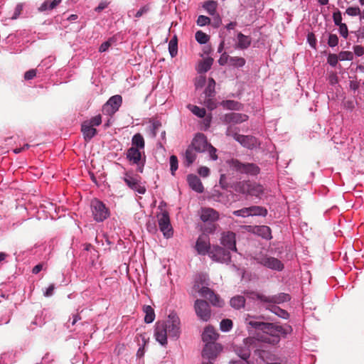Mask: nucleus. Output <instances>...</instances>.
Segmentation results:
<instances>
[{"label":"nucleus","mask_w":364,"mask_h":364,"mask_svg":"<svg viewBox=\"0 0 364 364\" xmlns=\"http://www.w3.org/2000/svg\"><path fill=\"white\" fill-rule=\"evenodd\" d=\"M333 19L334 23L336 26H339L340 24L343 23H342V16H341V13L340 11L338 10L337 11H336L333 14Z\"/></svg>","instance_id":"56"},{"label":"nucleus","mask_w":364,"mask_h":364,"mask_svg":"<svg viewBox=\"0 0 364 364\" xmlns=\"http://www.w3.org/2000/svg\"><path fill=\"white\" fill-rule=\"evenodd\" d=\"M36 75V69H31L28 71H26L24 74V79L26 80H30L33 79Z\"/></svg>","instance_id":"59"},{"label":"nucleus","mask_w":364,"mask_h":364,"mask_svg":"<svg viewBox=\"0 0 364 364\" xmlns=\"http://www.w3.org/2000/svg\"><path fill=\"white\" fill-rule=\"evenodd\" d=\"M246 321L248 326L255 329L261 330L263 333L265 330V328H267V326H269V325H267V322L259 321L252 319H247Z\"/></svg>","instance_id":"35"},{"label":"nucleus","mask_w":364,"mask_h":364,"mask_svg":"<svg viewBox=\"0 0 364 364\" xmlns=\"http://www.w3.org/2000/svg\"><path fill=\"white\" fill-rule=\"evenodd\" d=\"M256 259L258 263L272 269L281 271L284 268L282 262L275 257L264 256Z\"/></svg>","instance_id":"13"},{"label":"nucleus","mask_w":364,"mask_h":364,"mask_svg":"<svg viewBox=\"0 0 364 364\" xmlns=\"http://www.w3.org/2000/svg\"><path fill=\"white\" fill-rule=\"evenodd\" d=\"M234 190L241 194L259 198L264 193L263 186L255 181H242L233 186Z\"/></svg>","instance_id":"4"},{"label":"nucleus","mask_w":364,"mask_h":364,"mask_svg":"<svg viewBox=\"0 0 364 364\" xmlns=\"http://www.w3.org/2000/svg\"><path fill=\"white\" fill-rule=\"evenodd\" d=\"M338 43V38L336 34H330L328 36V44L330 47H335Z\"/></svg>","instance_id":"52"},{"label":"nucleus","mask_w":364,"mask_h":364,"mask_svg":"<svg viewBox=\"0 0 364 364\" xmlns=\"http://www.w3.org/2000/svg\"><path fill=\"white\" fill-rule=\"evenodd\" d=\"M212 247L208 239L200 236L196 243V250L199 255H209V251Z\"/></svg>","instance_id":"20"},{"label":"nucleus","mask_w":364,"mask_h":364,"mask_svg":"<svg viewBox=\"0 0 364 364\" xmlns=\"http://www.w3.org/2000/svg\"><path fill=\"white\" fill-rule=\"evenodd\" d=\"M346 14L351 16H355L360 14V9L358 7H348L346 10Z\"/></svg>","instance_id":"55"},{"label":"nucleus","mask_w":364,"mask_h":364,"mask_svg":"<svg viewBox=\"0 0 364 364\" xmlns=\"http://www.w3.org/2000/svg\"><path fill=\"white\" fill-rule=\"evenodd\" d=\"M252 232L266 240L272 239V232L269 227L267 225H259L251 227Z\"/></svg>","instance_id":"23"},{"label":"nucleus","mask_w":364,"mask_h":364,"mask_svg":"<svg viewBox=\"0 0 364 364\" xmlns=\"http://www.w3.org/2000/svg\"><path fill=\"white\" fill-rule=\"evenodd\" d=\"M144 313L145 314L144 321L146 323H152L155 319V313L154 309L149 306H144L143 307Z\"/></svg>","instance_id":"31"},{"label":"nucleus","mask_w":364,"mask_h":364,"mask_svg":"<svg viewBox=\"0 0 364 364\" xmlns=\"http://www.w3.org/2000/svg\"><path fill=\"white\" fill-rule=\"evenodd\" d=\"M338 60L339 58L338 55L336 54L330 53L328 55L327 62L330 65L333 67H335L337 65Z\"/></svg>","instance_id":"50"},{"label":"nucleus","mask_w":364,"mask_h":364,"mask_svg":"<svg viewBox=\"0 0 364 364\" xmlns=\"http://www.w3.org/2000/svg\"><path fill=\"white\" fill-rule=\"evenodd\" d=\"M227 164L229 165V166L235 170L237 172H240V173H245L251 176H256L257 175L259 171L260 168L257 165L252 163H241L237 159H232L230 160L227 161Z\"/></svg>","instance_id":"5"},{"label":"nucleus","mask_w":364,"mask_h":364,"mask_svg":"<svg viewBox=\"0 0 364 364\" xmlns=\"http://www.w3.org/2000/svg\"><path fill=\"white\" fill-rule=\"evenodd\" d=\"M220 327L223 331H229L232 327V321L230 319H223L220 323Z\"/></svg>","instance_id":"43"},{"label":"nucleus","mask_w":364,"mask_h":364,"mask_svg":"<svg viewBox=\"0 0 364 364\" xmlns=\"http://www.w3.org/2000/svg\"><path fill=\"white\" fill-rule=\"evenodd\" d=\"M308 41L311 47L315 48L316 45V39L314 33H311L308 34Z\"/></svg>","instance_id":"64"},{"label":"nucleus","mask_w":364,"mask_h":364,"mask_svg":"<svg viewBox=\"0 0 364 364\" xmlns=\"http://www.w3.org/2000/svg\"><path fill=\"white\" fill-rule=\"evenodd\" d=\"M235 233L233 232H226L222 234L221 244L227 248L228 250L237 251Z\"/></svg>","instance_id":"16"},{"label":"nucleus","mask_w":364,"mask_h":364,"mask_svg":"<svg viewBox=\"0 0 364 364\" xmlns=\"http://www.w3.org/2000/svg\"><path fill=\"white\" fill-rule=\"evenodd\" d=\"M84 122L88 123V125L91 127L99 126L102 123V117L100 114H97L90 119L89 121H85Z\"/></svg>","instance_id":"47"},{"label":"nucleus","mask_w":364,"mask_h":364,"mask_svg":"<svg viewBox=\"0 0 364 364\" xmlns=\"http://www.w3.org/2000/svg\"><path fill=\"white\" fill-rule=\"evenodd\" d=\"M210 23V19L209 17L200 15L198 17L197 24L200 26H203L208 25Z\"/></svg>","instance_id":"51"},{"label":"nucleus","mask_w":364,"mask_h":364,"mask_svg":"<svg viewBox=\"0 0 364 364\" xmlns=\"http://www.w3.org/2000/svg\"><path fill=\"white\" fill-rule=\"evenodd\" d=\"M22 11H23V4H18L14 9V14L11 16V18L13 20L16 19L21 15Z\"/></svg>","instance_id":"54"},{"label":"nucleus","mask_w":364,"mask_h":364,"mask_svg":"<svg viewBox=\"0 0 364 364\" xmlns=\"http://www.w3.org/2000/svg\"><path fill=\"white\" fill-rule=\"evenodd\" d=\"M203 8L210 15H214L217 9V3L213 0L207 1L204 3Z\"/></svg>","instance_id":"38"},{"label":"nucleus","mask_w":364,"mask_h":364,"mask_svg":"<svg viewBox=\"0 0 364 364\" xmlns=\"http://www.w3.org/2000/svg\"><path fill=\"white\" fill-rule=\"evenodd\" d=\"M145 141L140 133L132 136V146L127 151V159L132 164L137 166V171L142 173L146 161L144 154Z\"/></svg>","instance_id":"2"},{"label":"nucleus","mask_w":364,"mask_h":364,"mask_svg":"<svg viewBox=\"0 0 364 364\" xmlns=\"http://www.w3.org/2000/svg\"><path fill=\"white\" fill-rule=\"evenodd\" d=\"M196 152L193 146H188L184 154V164L186 166H191L196 159Z\"/></svg>","instance_id":"27"},{"label":"nucleus","mask_w":364,"mask_h":364,"mask_svg":"<svg viewBox=\"0 0 364 364\" xmlns=\"http://www.w3.org/2000/svg\"><path fill=\"white\" fill-rule=\"evenodd\" d=\"M124 181L126 184L132 190L136 191L140 194H144L146 192V188L141 185L139 180L135 177H133L128 173H125Z\"/></svg>","instance_id":"17"},{"label":"nucleus","mask_w":364,"mask_h":364,"mask_svg":"<svg viewBox=\"0 0 364 364\" xmlns=\"http://www.w3.org/2000/svg\"><path fill=\"white\" fill-rule=\"evenodd\" d=\"M339 33L340 34L345 38H346L348 36V30L346 23H341L339 26Z\"/></svg>","instance_id":"57"},{"label":"nucleus","mask_w":364,"mask_h":364,"mask_svg":"<svg viewBox=\"0 0 364 364\" xmlns=\"http://www.w3.org/2000/svg\"><path fill=\"white\" fill-rule=\"evenodd\" d=\"M232 214L235 216L239 217H248L250 216V212H249V207L248 208H243L242 209L235 210L232 212Z\"/></svg>","instance_id":"49"},{"label":"nucleus","mask_w":364,"mask_h":364,"mask_svg":"<svg viewBox=\"0 0 364 364\" xmlns=\"http://www.w3.org/2000/svg\"><path fill=\"white\" fill-rule=\"evenodd\" d=\"M236 137V141L247 149H252L258 145L257 138L253 136L240 134Z\"/></svg>","instance_id":"19"},{"label":"nucleus","mask_w":364,"mask_h":364,"mask_svg":"<svg viewBox=\"0 0 364 364\" xmlns=\"http://www.w3.org/2000/svg\"><path fill=\"white\" fill-rule=\"evenodd\" d=\"M178 161L177 157L175 155L171 156H170V166H171L170 169H171V174L173 176L175 175V172L178 169Z\"/></svg>","instance_id":"45"},{"label":"nucleus","mask_w":364,"mask_h":364,"mask_svg":"<svg viewBox=\"0 0 364 364\" xmlns=\"http://www.w3.org/2000/svg\"><path fill=\"white\" fill-rule=\"evenodd\" d=\"M168 50L172 58L176 55L178 52V43L176 36L170 40L168 43Z\"/></svg>","instance_id":"39"},{"label":"nucleus","mask_w":364,"mask_h":364,"mask_svg":"<svg viewBox=\"0 0 364 364\" xmlns=\"http://www.w3.org/2000/svg\"><path fill=\"white\" fill-rule=\"evenodd\" d=\"M212 97H206V99L204 101V103L205 106L210 109L213 110L215 108H216V103L214 100V99Z\"/></svg>","instance_id":"53"},{"label":"nucleus","mask_w":364,"mask_h":364,"mask_svg":"<svg viewBox=\"0 0 364 364\" xmlns=\"http://www.w3.org/2000/svg\"><path fill=\"white\" fill-rule=\"evenodd\" d=\"M236 353L242 360H247L250 355V350L248 348H240L236 350Z\"/></svg>","instance_id":"42"},{"label":"nucleus","mask_w":364,"mask_h":364,"mask_svg":"<svg viewBox=\"0 0 364 364\" xmlns=\"http://www.w3.org/2000/svg\"><path fill=\"white\" fill-rule=\"evenodd\" d=\"M195 288L198 289V292L202 297L208 299L214 306H222V301L220 297L216 295L213 290L207 287H203L200 289L199 285H195Z\"/></svg>","instance_id":"12"},{"label":"nucleus","mask_w":364,"mask_h":364,"mask_svg":"<svg viewBox=\"0 0 364 364\" xmlns=\"http://www.w3.org/2000/svg\"><path fill=\"white\" fill-rule=\"evenodd\" d=\"M222 350L223 347L220 344L215 342H210L205 345L202 351V356L203 358L208 360H214L217 358Z\"/></svg>","instance_id":"11"},{"label":"nucleus","mask_w":364,"mask_h":364,"mask_svg":"<svg viewBox=\"0 0 364 364\" xmlns=\"http://www.w3.org/2000/svg\"><path fill=\"white\" fill-rule=\"evenodd\" d=\"M91 209L93 218L97 222H102L109 215V210L105 205L98 200L92 201Z\"/></svg>","instance_id":"7"},{"label":"nucleus","mask_w":364,"mask_h":364,"mask_svg":"<svg viewBox=\"0 0 364 364\" xmlns=\"http://www.w3.org/2000/svg\"><path fill=\"white\" fill-rule=\"evenodd\" d=\"M188 108L197 117L203 118L205 116L206 111L204 108H200L196 105H188Z\"/></svg>","instance_id":"40"},{"label":"nucleus","mask_w":364,"mask_h":364,"mask_svg":"<svg viewBox=\"0 0 364 364\" xmlns=\"http://www.w3.org/2000/svg\"><path fill=\"white\" fill-rule=\"evenodd\" d=\"M208 144L206 136L202 133H198L190 146H193L196 151L201 153L207 150Z\"/></svg>","instance_id":"15"},{"label":"nucleus","mask_w":364,"mask_h":364,"mask_svg":"<svg viewBox=\"0 0 364 364\" xmlns=\"http://www.w3.org/2000/svg\"><path fill=\"white\" fill-rule=\"evenodd\" d=\"M255 296L257 299L265 305L266 309L269 310L282 318L287 319L289 318V314L287 311L276 306V304H280L289 301L290 296L288 294L279 293L276 295L267 296L262 294L255 293Z\"/></svg>","instance_id":"3"},{"label":"nucleus","mask_w":364,"mask_h":364,"mask_svg":"<svg viewBox=\"0 0 364 364\" xmlns=\"http://www.w3.org/2000/svg\"><path fill=\"white\" fill-rule=\"evenodd\" d=\"M228 127L226 130V135L228 136H232L234 139L236 140V136H240V134H237V128L234 127V125L232 124H228Z\"/></svg>","instance_id":"48"},{"label":"nucleus","mask_w":364,"mask_h":364,"mask_svg":"<svg viewBox=\"0 0 364 364\" xmlns=\"http://www.w3.org/2000/svg\"><path fill=\"white\" fill-rule=\"evenodd\" d=\"M339 60H352L353 59V53L350 51H341L338 55Z\"/></svg>","instance_id":"46"},{"label":"nucleus","mask_w":364,"mask_h":364,"mask_svg":"<svg viewBox=\"0 0 364 364\" xmlns=\"http://www.w3.org/2000/svg\"><path fill=\"white\" fill-rule=\"evenodd\" d=\"M221 105L224 108L230 110H240L242 107V105L235 100H223L221 102Z\"/></svg>","instance_id":"34"},{"label":"nucleus","mask_w":364,"mask_h":364,"mask_svg":"<svg viewBox=\"0 0 364 364\" xmlns=\"http://www.w3.org/2000/svg\"><path fill=\"white\" fill-rule=\"evenodd\" d=\"M245 63H246V60H245V58H243L242 57L234 56V57H230V58H229L230 65L232 66H234V67H237V68L242 67L245 65Z\"/></svg>","instance_id":"37"},{"label":"nucleus","mask_w":364,"mask_h":364,"mask_svg":"<svg viewBox=\"0 0 364 364\" xmlns=\"http://www.w3.org/2000/svg\"><path fill=\"white\" fill-rule=\"evenodd\" d=\"M187 181L191 189L198 193H201L204 191L203 185L200 179L196 175L189 174L187 176Z\"/></svg>","instance_id":"21"},{"label":"nucleus","mask_w":364,"mask_h":364,"mask_svg":"<svg viewBox=\"0 0 364 364\" xmlns=\"http://www.w3.org/2000/svg\"><path fill=\"white\" fill-rule=\"evenodd\" d=\"M159 226L160 230L163 232L164 235L168 238L173 235L172 227L170 223V218L168 213L166 210L162 211L158 215Z\"/></svg>","instance_id":"8"},{"label":"nucleus","mask_w":364,"mask_h":364,"mask_svg":"<svg viewBox=\"0 0 364 364\" xmlns=\"http://www.w3.org/2000/svg\"><path fill=\"white\" fill-rule=\"evenodd\" d=\"M122 97L121 95H114L103 105L102 112L107 115H113L122 105Z\"/></svg>","instance_id":"9"},{"label":"nucleus","mask_w":364,"mask_h":364,"mask_svg":"<svg viewBox=\"0 0 364 364\" xmlns=\"http://www.w3.org/2000/svg\"><path fill=\"white\" fill-rule=\"evenodd\" d=\"M248 119V116L242 114V113H236V112H230L225 114L223 118L222 121L225 124H241Z\"/></svg>","instance_id":"14"},{"label":"nucleus","mask_w":364,"mask_h":364,"mask_svg":"<svg viewBox=\"0 0 364 364\" xmlns=\"http://www.w3.org/2000/svg\"><path fill=\"white\" fill-rule=\"evenodd\" d=\"M267 325H269V326H267V328H265V330L264 331V333H267L270 335V336H279L282 334H287V331L286 329H284L282 326L276 325L272 323H267Z\"/></svg>","instance_id":"22"},{"label":"nucleus","mask_w":364,"mask_h":364,"mask_svg":"<svg viewBox=\"0 0 364 364\" xmlns=\"http://www.w3.org/2000/svg\"><path fill=\"white\" fill-rule=\"evenodd\" d=\"M209 257L215 262L228 263L231 257L230 251L218 245H213L209 251Z\"/></svg>","instance_id":"6"},{"label":"nucleus","mask_w":364,"mask_h":364,"mask_svg":"<svg viewBox=\"0 0 364 364\" xmlns=\"http://www.w3.org/2000/svg\"><path fill=\"white\" fill-rule=\"evenodd\" d=\"M62 0H46L39 7L38 11L40 12H44L47 11H51L58 6Z\"/></svg>","instance_id":"28"},{"label":"nucleus","mask_w":364,"mask_h":364,"mask_svg":"<svg viewBox=\"0 0 364 364\" xmlns=\"http://www.w3.org/2000/svg\"><path fill=\"white\" fill-rule=\"evenodd\" d=\"M218 338V333L211 327H206L202 334V339L206 343L215 342Z\"/></svg>","instance_id":"24"},{"label":"nucleus","mask_w":364,"mask_h":364,"mask_svg":"<svg viewBox=\"0 0 364 364\" xmlns=\"http://www.w3.org/2000/svg\"><path fill=\"white\" fill-rule=\"evenodd\" d=\"M213 59L212 58H207L200 61L198 66V72L199 73H206L209 70L213 65Z\"/></svg>","instance_id":"29"},{"label":"nucleus","mask_w":364,"mask_h":364,"mask_svg":"<svg viewBox=\"0 0 364 364\" xmlns=\"http://www.w3.org/2000/svg\"><path fill=\"white\" fill-rule=\"evenodd\" d=\"M116 41L114 38H110L107 41L104 42L101 44L99 48V51L100 53L105 52L108 50V48Z\"/></svg>","instance_id":"44"},{"label":"nucleus","mask_w":364,"mask_h":364,"mask_svg":"<svg viewBox=\"0 0 364 364\" xmlns=\"http://www.w3.org/2000/svg\"><path fill=\"white\" fill-rule=\"evenodd\" d=\"M198 173L203 177H207L210 173V169L206 166H201L199 168Z\"/></svg>","instance_id":"60"},{"label":"nucleus","mask_w":364,"mask_h":364,"mask_svg":"<svg viewBox=\"0 0 364 364\" xmlns=\"http://www.w3.org/2000/svg\"><path fill=\"white\" fill-rule=\"evenodd\" d=\"M195 311L197 316L203 321H207L211 316L208 303L204 300L197 299L195 302Z\"/></svg>","instance_id":"10"},{"label":"nucleus","mask_w":364,"mask_h":364,"mask_svg":"<svg viewBox=\"0 0 364 364\" xmlns=\"http://www.w3.org/2000/svg\"><path fill=\"white\" fill-rule=\"evenodd\" d=\"M250 216H266L267 214V210L258 205H252L249 207Z\"/></svg>","instance_id":"30"},{"label":"nucleus","mask_w":364,"mask_h":364,"mask_svg":"<svg viewBox=\"0 0 364 364\" xmlns=\"http://www.w3.org/2000/svg\"><path fill=\"white\" fill-rule=\"evenodd\" d=\"M215 81L213 78L210 77L208 79V84L204 91V94L206 97H212L215 95Z\"/></svg>","instance_id":"36"},{"label":"nucleus","mask_w":364,"mask_h":364,"mask_svg":"<svg viewBox=\"0 0 364 364\" xmlns=\"http://www.w3.org/2000/svg\"><path fill=\"white\" fill-rule=\"evenodd\" d=\"M180 333V319L176 314H170L166 321L155 324L154 336L162 346L167 344V337L178 338Z\"/></svg>","instance_id":"1"},{"label":"nucleus","mask_w":364,"mask_h":364,"mask_svg":"<svg viewBox=\"0 0 364 364\" xmlns=\"http://www.w3.org/2000/svg\"><path fill=\"white\" fill-rule=\"evenodd\" d=\"M354 53L358 56H361L364 54V48L361 46H355L353 47Z\"/></svg>","instance_id":"63"},{"label":"nucleus","mask_w":364,"mask_h":364,"mask_svg":"<svg viewBox=\"0 0 364 364\" xmlns=\"http://www.w3.org/2000/svg\"><path fill=\"white\" fill-rule=\"evenodd\" d=\"M257 340L264 343L276 345L279 342L280 337L277 336H270V335L264 333V335L258 336Z\"/></svg>","instance_id":"33"},{"label":"nucleus","mask_w":364,"mask_h":364,"mask_svg":"<svg viewBox=\"0 0 364 364\" xmlns=\"http://www.w3.org/2000/svg\"><path fill=\"white\" fill-rule=\"evenodd\" d=\"M206 151H208L210 156L213 160H216L218 159V156L216 154L217 150L210 144H208V146Z\"/></svg>","instance_id":"58"},{"label":"nucleus","mask_w":364,"mask_h":364,"mask_svg":"<svg viewBox=\"0 0 364 364\" xmlns=\"http://www.w3.org/2000/svg\"><path fill=\"white\" fill-rule=\"evenodd\" d=\"M252 39L250 36H245L242 33H237V43L236 48L244 50L247 49L251 45Z\"/></svg>","instance_id":"26"},{"label":"nucleus","mask_w":364,"mask_h":364,"mask_svg":"<svg viewBox=\"0 0 364 364\" xmlns=\"http://www.w3.org/2000/svg\"><path fill=\"white\" fill-rule=\"evenodd\" d=\"M229 58H230L229 55L226 53H224L221 55L220 58H219L218 63L220 65H224L225 64H226L228 63V61L229 60Z\"/></svg>","instance_id":"62"},{"label":"nucleus","mask_w":364,"mask_h":364,"mask_svg":"<svg viewBox=\"0 0 364 364\" xmlns=\"http://www.w3.org/2000/svg\"><path fill=\"white\" fill-rule=\"evenodd\" d=\"M230 305L232 307L236 309L243 308L245 304V299L242 296H235L230 299Z\"/></svg>","instance_id":"32"},{"label":"nucleus","mask_w":364,"mask_h":364,"mask_svg":"<svg viewBox=\"0 0 364 364\" xmlns=\"http://www.w3.org/2000/svg\"><path fill=\"white\" fill-rule=\"evenodd\" d=\"M81 131L86 141L91 140L97 134V129L88 125V123L83 122L81 125Z\"/></svg>","instance_id":"25"},{"label":"nucleus","mask_w":364,"mask_h":364,"mask_svg":"<svg viewBox=\"0 0 364 364\" xmlns=\"http://www.w3.org/2000/svg\"><path fill=\"white\" fill-rule=\"evenodd\" d=\"M149 11V7L146 5L141 7L135 14L136 18L141 17L143 14L147 13Z\"/></svg>","instance_id":"61"},{"label":"nucleus","mask_w":364,"mask_h":364,"mask_svg":"<svg viewBox=\"0 0 364 364\" xmlns=\"http://www.w3.org/2000/svg\"><path fill=\"white\" fill-rule=\"evenodd\" d=\"M195 37L196 40L200 44L206 43L210 39L209 36L203 32L202 31H198L196 33Z\"/></svg>","instance_id":"41"},{"label":"nucleus","mask_w":364,"mask_h":364,"mask_svg":"<svg viewBox=\"0 0 364 364\" xmlns=\"http://www.w3.org/2000/svg\"><path fill=\"white\" fill-rule=\"evenodd\" d=\"M200 219L203 222H215L219 218V213L218 211L211 208H202L200 211Z\"/></svg>","instance_id":"18"}]
</instances>
